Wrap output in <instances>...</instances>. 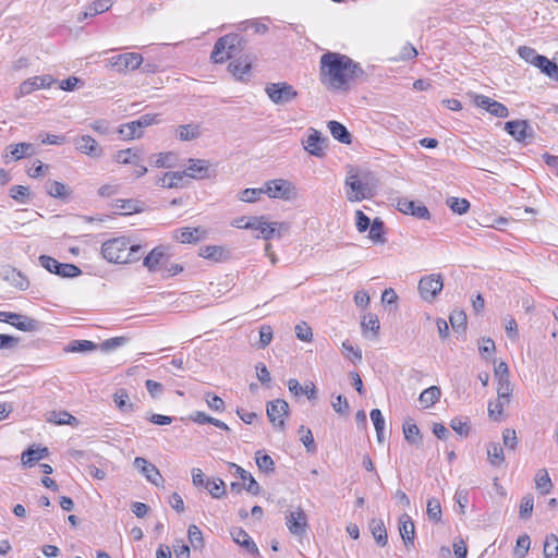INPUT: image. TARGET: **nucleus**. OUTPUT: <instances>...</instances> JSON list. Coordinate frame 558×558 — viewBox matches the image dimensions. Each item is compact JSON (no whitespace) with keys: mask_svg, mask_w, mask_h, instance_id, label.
Returning a JSON list of instances; mask_svg holds the SVG:
<instances>
[{"mask_svg":"<svg viewBox=\"0 0 558 558\" xmlns=\"http://www.w3.org/2000/svg\"><path fill=\"white\" fill-rule=\"evenodd\" d=\"M3 322L11 324L22 331H34L38 327V322L36 319L15 313L7 315V318H3Z\"/></svg>","mask_w":558,"mask_h":558,"instance_id":"nucleus-23","label":"nucleus"},{"mask_svg":"<svg viewBox=\"0 0 558 558\" xmlns=\"http://www.w3.org/2000/svg\"><path fill=\"white\" fill-rule=\"evenodd\" d=\"M543 554L545 558H556L558 556V537L555 534L546 537Z\"/></svg>","mask_w":558,"mask_h":558,"instance_id":"nucleus-52","label":"nucleus"},{"mask_svg":"<svg viewBox=\"0 0 558 558\" xmlns=\"http://www.w3.org/2000/svg\"><path fill=\"white\" fill-rule=\"evenodd\" d=\"M497 379V396L504 398L506 402H510L512 395V386L509 377H501Z\"/></svg>","mask_w":558,"mask_h":558,"instance_id":"nucleus-50","label":"nucleus"},{"mask_svg":"<svg viewBox=\"0 0 558 558\" xmlns=\"http://www.w3.org/2000/svg\"><path fill=\"white\" fill-rule=\"evenodd\" d=\"M53 83H54V78L51 75H40V76L29 77L21 83L15 97L16 98L24 97L39 88L50 87Z\"/></svg>","mask_w":558,"mask_h":558,"instance_id":"nucleus-14","label":"nucleus"},{"mask_svg":"<svg viewBox=\"0 0 558 558\" xmlns=\"http://www.w3.org/2000/svg\"><path fill=\"white\" fill-rule=\"evenodd\" d=\"M232 41H236V35L234 34H228L226 36L220 37L214 46V49L210 54V60L214 63H223L225 61H227L228 54L226 51V47L228 45L232 46Z\"/></svg>","mask_w":558,"mask_h":558,"instance_id":"nucleus-20","label":"nucleus"},{"mask_svg":"<svg viewBox=\"0 0 558 558\" xmlns=\"http://www.w3.org/2000/svg\"><path fill=\"white\" fill-rule=\"evenodd\" d=\"M49 454V450L46 447L41 448H28L21 456V461L24 466H33L37 461L46 458Z\"/></svg>","mask_w":558,"mask_h":558,"instance_id":"nucleus-32","label":"nucleus"},{"mask_svg":"<svg viewBox=\"0 0 558 558\" xmlns=\"http://www.w3.org/2000/svg\"><path fill=\"white\" fill-rule=\"evenodd\" d=\"M519 56L526 61L527 63L535 66L537 59L542 58V54H538L535 49L527 47V46H521L518 49Z\"/></svg>","mask_w":558,"mask_h":558,"instance_id":"nucleus-59","label":"nucleus"},{"mask_svg":"<svg viewBox=\"0 0 558 558\" xmlns=\"http://www.w3.org/2000/svg\"><path fill=\"white\" fill-rule=\"evenodd\" d=\"M326 137L316 129H308V135L302 140L303 148L312 156L323 157L325 154Z\"/></svg>","mask_w":558,"mask_h":558,"instance_id":"nucleus-13","label":"nucleus"},{"mask_svg":"<svg viewBox=\"0 0 558 558\" xmlns=\"http://www.w3.org/2000/svg\"><path fill=\"white\" fill-rule=\"evenodd\" d=\"M320 82L330 90H347L349 85L363 73L359 63L338 52H326L320 57Z\"/></svg>","mask_w":558,"mask_h":558,"instance_id":"nucleus-1","label":"nucleus"},{"mask_svg":"<svg viewBox=\"0 0 558 558\" xmlns=\"http://www.w3.org/2000/svg\"><path fill=\"white\" fill-rule=\"evenodd\" d=\"M232 539L244 547L248 553L258 555V548L252 537L241 527H235L231 531Z\"/></svg>","mask_w":558,"mask_h":558,"instance_id":"nucleus-26","label":"nucleus"},{"mask_svg":"<svg viewBox=\"0 0 558 558\" xmlns=\"http://www.w3.org/2000/svg\"><path fill=\"white\" fill-rule=\"evenodd\" d=\"M112 5L111 0H95L88 9L78 15V21H83L87 17L95 16L97 14L108 11Z\"/></svg>","mask_w":558,"mask_h":558,"instance_id":"nucleus-35","label":"nucleus"},{"mask_svg":"<svg viewBox=\"0 0 558 558\" xmlns=\"http://www.w3.org/2000/svg\"><path fill=\"white\" fill-rule=\"evenodd\" d=\"M534 507V498L531 494H526L522 499L520 504V517L522 519H527L533 511Z\"/></svg>","mask_w":558,"mask_h":558,"instance_id":"nucleus-64","label":"nucleus"},{"mask_svg":"<svg viewBox=\"0 0 558 558\" xmlns=\"http://www.w3.org/2000/svg\"><path fill=\"white\" fill-rule=\"evenodd\" d=\"M450 427L461 437H468L470 433V420L468 417H454L450 422Z\"/></svg>","mask_w":558,"mask_h":558,"instance_id":"nucleus-51","label":"nucleus"},{"mask_svg":"<svg viewBox=\"0 0 558 558\" xmlns=\"http://www.w3.org/2000/svg\"><path fill=\"white\" fill-rule=\"evenodd\" d=\"M505 130L519 142H523L532 133V130L525 120L508 121L505 124Z\"/></svg>","mask_w":558,"mask_h":558,"instance_id":"nucleus-22","label":"nucleus"},{"mask_svg":"<svg viewBox=\"0 0 558 558\" xmlns=\"http://www.w3.org/2000/svg\"><path fill=\"white\" fill-rule=\"evenodd\" d=\"M399 533L407 548L414 546L415 526L411 517L403 513L398 521Z\"/></svg>","mask_w":558,"mask_h":558,"instance_id":"nucleus-19","label":"nucleus"},{"mask_svg":"<svg viewBox=\"0 0 558 558\" xmlns=\"http://www.w3.org/2000/svg\"><path fill=\"white\" fill-rule=\"evenodd\" d=\"M183 179L184 173L181 171L166 172L165 174L156 178L155 184L160 187L175 189L181 186Z\"/></svg>","mask_w":558,"mask_h":558,"instance_id":"nucleus-29","label":"nucleus"},{"mask_svg":"<svg viewBox=\"0 0 558 558\" xmlns=\"http://www.w3.org/2000/svg\"><path fill=\"white\" fill-rule=\"evenodd\" d=\"M440 395V389L437 386H430L420 395L418 400L425 408H429L439 400Z\"/></svg>","mask_w":558,"mask_h":558,"instance_id":"nucleus-46","label":"nucleus"},{"mask_svg":"<svg viewBox=\"0 0 558 558\" xmlns=\"http://www.w3.org/2000/svg\"><path fill=\"white\" fill-rule=\"evenodd\" d=\"M510 402H506L504 398H497L495 401H490L488 403V415L489 417L495 421H501L504 409L506 405H508Z\"/></svg>","mask_w":558,"mask_h":558,"instance_id":"nucleus-47","label":"nucleus"},{"mask_svg":"<svg viewBox=\"0 0 558 558\" xmlns=\"http://www.w3.org/2000/svg\"><path fill=\"white\" fill-rule=\"evenodd\" d=\"M142 150L137 148L120 149L112 156V160L119 165L133 166L141 159Z\"/></svg>","mask_w":558,"mask_h":558,"instance_id":"nucleus-27","label":"nucleus"},{"mask_svg":"<svg viewBox=\"0 0 558 558\" xmlns=\"http://www.w3.org/2000/svg\"><path fill=\"white\" fill-rule=\"evenodd\" d=\"M13 160H20L26 156L35 154V148L29 143H19L16 145H10L7 147Z\"/></svg>","mask_w":558,"mask_h":558,"instance_id":"nucleus-38","label":"nucleus"},{"mask_svg":"<svg viewBox=\"0 0 558 558\" xmlns=\"http://www.w3.org/2000/svg\"><path fill=\"white\" fill-rule=\"evenodd\" d=\"M535 488L542 494L547 495L553 488L551 480L545 469H541L535 474Z\"/></svg>","mask_w":558,"mask_h":558,"instance_id":"nucleus-39","label":"nucleus"},{"mask_svg":"<svg viewBox=\"0 0 558 558\" xmlns=\"http://www.w3.org/2000/svg\"><path fill=\"white\" fill-rule=\"evenodd\" d=\"M113 402L116 407L123 413H132L135 411V404L130 400L125 389H118L113 393Z\"/></svg>","mask_w":558,"mask_h":558,"instance_id":"nucleus-34","label":"nucleus"},{"mask_svg":"<svg viewBox=\"0 0 558 558\" xmlns=\"http://www.w3.org/2000/svg\"><path fill=\"white\" fill-rule=\"evenodd\" d=\"M230 469H234V473L238 474L241 480L245 483L247 482V485L245 486V489L251 493L252 495H258L260 492L259 484L255 481V478L245 471L243 468L235 463H230Z\"/></svg>","mask_w":558,"mask_h":558,"instance_id":"nucleus-31","label":"nucleus"},{"mask_svg":"<svg viewBox=\"0 0 558 558\" xmlns=\"http://www.w3.org/2000/svg\"><path fill=\"white\" fill-rule=\"evenodd\" d=\"M167 256L166 246H157L144 258V266L150 271H156L162 259Z\"/></svg>","mask_w":558,"mask_h":558,"instance_id":"nucleus-30","label":"nucleus"},{"mask_svg":"<svg viewBox=\"0 0 558 558\" xmlns=\"http://www.w3.org/2000/svg\"><path fill=\"white\" fill-rule=\"evenodd\" d=\"M251 68L252 64L247 58L236 59L230 62L228 65L229 72L232 73L238 80H243L244 76L250 73Z\"/></svg>","mask_w":558,"mask_h":558,"instance_id":"nucleus-36","label":"nucleus"},{"mask_svg":"<svg viewBox=\"0 0 558 558\" xmlns=\"http://www.w3.org/2000/svg\"><path fill=\"white\" fill-rule=\"evenodd\" d=\"M187 535H189V541H190L191 545L195 549L203 547V545H204L203 534H202V531L196 525L192 524L189 526Z\"/></svg>","mask_w":558,"mask_h":558,"instance_id":"nucleus-61","label":"nucleus"},{"mask_svg":"<svg viewBox=\"0 0 558 558\" xmlns=\"http://www.w3.org/2000/svg\"><path fill=\"white\" fill-rule=\"evenodd\" d=\"M0 276L3 280L8 281L11 286L20 290H26L29 286L27 278L13 267H4L1 270Z\"/></svg>","mask_w":558,"mask_h":558,"instance_id":"nucleus-21","label":"nucleus"},{"mask_svg":"<svg viewBox=\"0 0 558 558\" xmlns=\"http://www.w3.org/2000/svg\"><path fill=\"white\" fill-rule=\"evenodd\" d=\"M403 435L407 441L417 446L421 444L422 436L416 424L405 423L403 425Z\"/></svg>","mask_w":558,"mask_h":558,"instance_id":"nucleus-49","label":"nucleus"},{"mask_svg":"<svg viewBox=\"0 0 558 558\" xmlns=\"http://www.w3.org/2000/svg\"><path fill=\"white\" fill-rule=\"evenodd\" d=\"M263 191L270 198H278L286 202L293 201L298 197V189L295 184L286 179L268 180L263 185Z\"/></svg>","mask_w":558,"mask_h":558,"instance_id":"nucleus-4","label":"nucleus"},{"mask_svg":"<svg viewBox=\"0 0 558 558\" xmlns=\"http://www.w3.org/2000/svg\"><path fill=\"white\" fill-rule=\"evenodd\" d=\"M535 66L538 68L544 74L548 77L558 82V65L550 61L548 58L542 56L541 59H537Z\"/></svg>","mask_w":558,"mask_h":558,"instance_id":"nucleus-43","label":"nucleus"},{"mask_svg":"<svg viewBox=\"0 0 558 558\" xmlns=\"http://www.w3.org/2000/svg\"><path fill=\"white\" fill-rule=\"evenodd\" d=\"M266 412L271 424L282 429L289 414V404L282 399H276L267 403Z\"/></svg>","mask_w":558,"mask_h":558,"instance_id":"nucleus-12","label":"nucleus"},{"mask_svg":"<svg viewBox=\"0 0 558 558\" xmlns=\"http://www.w3.org/2000/svg\"><path fill=\"white\" fill-rule=\"evenodd\" d=\"M182 172L184 173V178L189 177L194 180H204L216 175V171L210 161L195 158L187 160V168Z\"/></svg>","mask_w":558,"mask_h":558,"instance_id":"nucleus-10","label":"nucleus"},{"mask_svg":"<svg viewBox=\"0 0 558 558\" xmlns=\"http://www.w3.org/2000/svg\"><path fill=\"white\" fill-rule=\"evenodd\" d=\"M299 434L301 435L300 440L305 446L306 450L308 452H314L316 449V446H315L312 430L310 428H306L305 426L301 425L299 428Z\"/></svg>","mask_w":558,"mask_h":558,"instance_id":"nucleus-58","label":"nucleus"},{"mask_svg":"<svg viewBox=\"0 0 558 558\" xmlns=\"http://www.w3.org/2000/svg\"><path fill=\"white\" fill-rule=\"evenodd\" d=\"M427 515L430 520L439 522L441 520V506L438 499L429 498L426 507Z\"/></svg>","mask_w":558,"mask_h":558,"instance_id":"nucleus-55","label":"nucleus"},{"mask_svg":"<svg viewBox=\"0 0 558 558\" xmlns=\"http://www.w3.org/2000/svg\"><path fill=\"white\" fill-rule=\"evenodd\" d=\"M46 191L54 198H65L70 195L69 186L59 181H48L46 183Z\"/></svg>","mask_w":558,"mask_h":558,"instance_id":"nucleus-44","label":"nucleus"},{"mask_svg":"<svg viewBox=\"0 0 558 558\" xmlns=\"http://www.w3.org/2000/svg\"><path fill=\"white\" fill-rule=\"evenodd\" d=\"M223 254V247L217 245H207L201 250V256L207 259L220 260Z\"/></svg>","mask_w":558,"mask_h":558,"instance_id":"nucleus-57","label":"nucleus"},{"mask_svg":"<svg viewBox=\"0 0 558 558\" xmlns=\"http://www.w3.org/2000/svg\"><path fill=\"white\" fill-rule=\"evenodd\" d=\"M134 466L136 470H138V472H141V474L145 476L148 482L155 486H161L163 484V477L159 470L145 458L136 457L134 459Z\"/></svg>","mask_w":558,"mask_h":558,"instance_id":"nucleus-15","label":"nucleus"},{"mask_svg":"<svg viewBox=\"0 0 558 558\" xmlns=\"http://www.w3.org/2000/svg\"><path fill=\"white\" fill-rule=\"evenodd\" d=\"M328 129L332 137L340 143L350 144L351 143V134L348 129L338 121H329Z\"/></svg>","mask_w":558,"mask_h":558,"instance_id":"nucleus-37","label":"nucleus"},{"mask_svg":"<svg viewBox=\"0 0 558 558\" xmlns=\"http://www.w3.org/2000/svg\"><path fill=\"white\" fill-rule=\"evenodd\" d=\"M295 335L301 341L310 342L313 339L312 328L305 322H301L295 326Z\"/></svg>","mask_w":558,"mask_h":558,"instance_id":"nucleus-62","label":"nucleus"},{"mask_svg":"<svg viewBox=\"0 0 558 558\" xmlns=\"http://www.w3.org/2000/svg\"><path fill=\"white\" fill-rule=\"evenodd\" d=\"M487 458L494 466H499L505 462L504 449L499 442H489L487 445Z\"/></svg>","mask_w":558,"mask_h":558,"instance_id":"nucleus-41","label":"nucleus"},{"mask_svg":"<svg viewBox=\"0 0 558 558\" xmlns=\"http://www.w3.org/2000/svg\"><path fill=\"white\" fill-rule=\"evenodd\" d=\"M206 487L214 498H221L226 494L225 482L220 478L207 480Z\"/></svg>","mask_w":558,"mask_h":558,"instance_id":"nucleus-53","label":"nucleus"},{"mask_svg":"<svg viewBox=\"0 0 558 558\" xmlns=\"http://www.w3.org/2000/svg\"><path fill=\"white\" fill-rule=\"evenodd\" d=\"M175 155L171 151L158 153L150 156L149 161L157 168H171L174 165Z\"/></svg>","mask_w":558,"mask_h":558,"instance_id":"nucleus-42","label":"nucleus"},{"mask_svg":"<svg viewBox=\"0 0 558 558\" xmlns=\"http://www.w3.org/2000/svg\"><path fill=\"white\" fill-rule=\"evenodd\" d=\"M204 231L201 228H181L173 231L172 238L180 243H196L203 238Z\"/></svg>","mask_w":558,"mask_h":558,"instance_id":"nucleus-24","label":"nucleus"},{"mask_svg":"<svg viewBox=\"0 0 558 558\" xmlns=\"http://www.w3.org/2000/svg\"><path fill=\"white\" fill-rule=\"evenodd\" d=\"M75 148L89 157L99 158L104 150L100 145L89 135H83L74 141Z\"/></svg>","mask_w":558,"mask_h":558,"instance_id":"nucleus-18","label":"nucleus"},{"mask_svg":"<svg viewBox=\"0 0 558 558\" xmlns=\"http://www.w3.org/2000/svg\"><path fill=\"white\" fill-rule=\"evenodd\" d=\"M397 208L405 215H412L420 219H428L429 211L426 206L408 198H398Z\"/></svg>","mask_w":558,"mask_h":558,"instance_id":"nucleus-17","label":"nucleus"},{"mask_svg":"<svg viewBox=\"0 0 558 558\" xmlns=\"http://www.w3.org/2000/svg\"><path fill=\"white\" fill-rule=\"evenodd\" d=\"M252 221L254 227L250 230L258 231L256 238H262L264 240H270L272 238H280V230H287L288 227L282 222H268L265 216H253Z\"/></svg>","mask_w":558,"mask_h":558,"instance_id":"nucleus-9","label":"nucleus"},{"mask_svg":"<svg viewBox=\"0 0 558 558\" xmlns=\"http://www.w3.org/2000/svg\"><path fill=\"white\" fill-rule=\"evenodd\" d=\"M444 289L441 274H429L423 276L417 286L420 296L425 302H433Z\"/></svg>","mask_w":558,"mask_h":558,"instance_id":"nucleus-5","label":"nucleus"},{"mask_svg":"<svg viewBox=\"0 0 558 558\" xmlns=\"http://www.w3.org/2000/svg\"><path fill=\"white\" fill-rule=\"evenodd\" d=\"M345 196L351 203L369 199L375 194L376 183L369 172L351 169L345 178Z\"/></svg>","mask_w":558,"mask_h":558,"instance_id":"nucleus-3","label":"nucleus"},{"mask_svg":"<svg viewBox=\"0 0 558 558\" xmlns=\"http://www.w3.org/2000/svg\"><path fill=\"white\" fill-rule=\"evenodd\" d=\"M118 132L121 137L126 141L140 138L143 136V129L137 126L136 120L120 125Z\"/></svg>","mask_w":558,"mask_h":558,"instance_id":"nucleus-40","label":"nucleus"},{"mask_svg":"<svg viewBox=\"0 0 558 558\" xmlns=\"http://www.w3.org/2000/svg\"><path fill=\"white\" fill-rule=\"evenodd\" d=\"M369 527L375 541L379 545L385 546L387 544L388 536L384 522L381 520L373 519L369 523Z\"/></svg>","mask_w":558,"mask_h":558,"instance_id":"nucleus-45","label":"nucleus"},{"mask_svg":"<svg viewBox=\"0 0 558 558\" xmlns=\"http://www.w3.org/2000/svg\"><path fill=\"white\" fill-rule=\"evenodd\" d=\"M46 420L57 425L75 426L78 423L77 418L66 411H50L46 414Z\"/></svg>","mask_w":558,"mask_h":558,"instance_id":"nucleus-33","label":"nucleus"},{"mask_svg":"<svg viewBox=\"0 0 558 558\" xmlns=\"http://www.w3.org/2000/svg\"><path fill=\"white\" fill-rule=\"evenodd\" d=\"M143 63V57L136 52H125L109 59V64L119 73L134 71Z\"/></svg>","mask_w":558,"mask_h":558,"instance_id":"nucleus-11","label":"nucleus"},{"mask_svg":"<svg viewBox=\"0 0 558 558\" xmlns=\"http://www.w3.org/2000/svg\"><path fill=\"white\" fill-rule=\"evenodd\" d=\"M177 137L182 141H193L202 136V126L198 123L179 125L175 130Z\"/></svg>","mask_w":558,"mask_h":558,"instance_id":"nucleus-28","label":"nucleus"},{"mask_svg":"<svg viewBox=\"0 0 558 558\" xmlns=\"http://www.w3.org/2000/svg\"><path fill=\"white\" fill-rule=\"evenodd\" d=\"M447 205L453 213L459 215L465 214L470 208V203L465 198L449 197L447 199Z\"/></svg>","mask_w":558,"mask_h":558,"instance_id":"nucleus-54","label":"nucleus"},{"mask_svg":"<svg viewBox=\"0 0 558 558\" xmlns=\"http://www.w3.org/2000/svg\"><path fill=\"white\" fill-rule=\"evenodd\" d=\"M255 460H256V464L260 471H263V472L274 471V460L270 456L262 453V451H257Z\"/></svg>","mask_w":558,"mask_h":558,"instance_id":"nucleus-60","label":"nucleus"},{"mask_svg":"<svg viewBox=\"0 0 558 558\" xmlns=\"http://www.w3.org/2000/svg\"><path fill=\"white\" fill-rule=\"evenodd\" d=\"M342 349H343L344 355L352 362L356 363L362 360L361 350L354 348L349 340H345L342 342Z\"/></svg>","mask_w":558,"mask_h":558,"instance_id":"nucleus-63","label":"nucleus"},{"mask_svg":"<svg viewBox=\"0 0 558 558\" xmlns=\"http://www.w3.org/2000/svg\"><path fill=\"white\" fill-rule=\"evenodd\" d=\"M263 194H265V191H263L262 186L259 189H245L239 193L238 197L244 203H254L258 201Z\"/></svg>","mask_w":558,"mask_h":558,"instance_id":"nucleus-56","label":"nucleus"},{"mask_svg":"<svg viewBox=\"0 0 558 558\" xmlns=\"http://www.w3.org/2000/svg\"><path fill=\"white\" fill-rule=\"evenodd\" d=\"M142 247L125 236L109 239L101 245L102 257L112 264H131L141 259Z\"/></svg>","mask_w":558,"mask_h":558,"instance_id":"nucleus-2","label":"nucleus"},{"mask_svg":"<svg viewBox=\"0 0 558 558\" xmlns=\"http://www.w3.org/2000/svg\"><path fill=\"white\" fill-rule=\"evenodd\" d=\"M368 238L374 243L384 244L386 242V239L384 236V222L379 218L374 219L373 222L371 223Z\"/></svg>","mask_w":558,"mask_h":558,"instance_id":"nucleus-48","label":"nucleus"},{"mask_svg":"<svg viewBox=\"0 0 558 558\" xmlns=\"http://www.w3.org/2000/svg\"><path fill=\"white\" fill-rule=\"evenodd\" d=\"M474 102L477 107L485 109L495 117L507 118L509 116V110L504 104L498 102L488 96L476 95Z\"/></svg>","mask_w":558,"mask_h":558,"instance_id":"nucleus-16","label":"nucleus"},{"mask_svg":"<svg viewBox=\"0 0 558 558\" xmlns=\"http://www.w3.org/2000/svg\"><path fill=\"white\" fill-rule=\"evenodd\" d=\"M39 263L46 270L62 278H75L82 274V270L77 266L59 263L56 258L47 255H41Z\"/></svg>","mask_w":558,"mask_h":558,"instance_id":"nucleus-8","label":"nucleus"},{"mask_svg":"<svg viewBox=\"0 0 558 558\" xmlns=\"http://www.w3.org/2000/svg\"><path fill=\"white\" fill-rule=\"evenodd\" d=\"M265 93L275 105H286L298 97L294 87L286 82L268 83Z\"/></svg>","mask_w":558,"mask_h":558,"instance_id":"nucleus-6","label":"nucleus"},{"mask_svg":"<svg viewBox=\"0 0 558 558\" xmlns=\"http://www.w3.org/2000/svg\"><path fill=\"white\" fill-rule=\"evenodd\" d=\"M288 388H289V391L294 397H300L302 395H305L308 400H314V399H316V396H317L316 387H315L314 383H312V381L302 386L299 383V380L292 378L288 381Z\"/></svg>","mask_w":558,"mask_h":558,"instance_id":"nucleus-25","label":"nucleus"},{"mask_svg":"<svg viewBox=\"0 0 558 558\" xmlns=\"http://www.w3.org/2000/svg\"><path fill=\"white\" fill-rule=\"evenodd\" d=\"M284 521L287 529L293 536L301 539L306 535L308 520L305 511L300 506L287 511Z\"/></svg>","mask_w":558,"mask_h":558,"instance_id":"nucleus-7","label":"nucleus"}]
</instances>
